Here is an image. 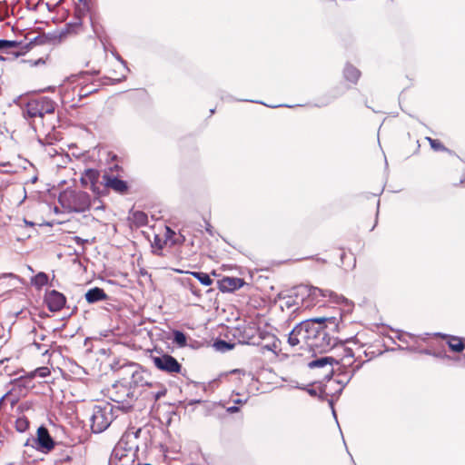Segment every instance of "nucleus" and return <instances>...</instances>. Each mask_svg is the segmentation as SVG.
I'll return each instance as SVG.
<instances>
[{"label": "nucleus", "mask_w": 465, "mask_h": 465, "mask_svg": "<svg viewBox=\"0 0 465 465\" xmlns=\"http://www.w3.org/2000/svg\"><path fill=\"white\" fill-rule=\"evenodd\" d=\"M138 465H152V464H149V463L141 464V463H139Z\"/></svg>", "instance_id": "nucleus-41"}, {"label": "nucleus", "mask_w": 465, "mask_h": 465, "mask_svg": "<svg viewBox=\"0 0 465 465\" xmlns=\"http://www.w3.org/2000/svg\"><path fill=\"white\" fill-rule=\"evenodd\" d=\"M165 392H166L165 391H161V392H157V393L155 394V396H154L155 400H158L160 397H162V396L165 395Z\"/></svg>", "instance_id": "nucleus-38"}, {"label": "nucleus", "mask_w": 465, "mask_h": 465, "mask_svg": "<svg viewBox=\"0 0 465 465\" xmlns=\"http://www.w3.org/2000/svg\"><path fill=\"white\" fill-rule=\"evenodd\" d=\"M116 69L124 70V66L119 61L111 62L106 68V75L109 79L114 81H120L124 77L123 74H118Z\"/></svg>", "instance_id": "nucleus-23"}, {"label": "nucleus", "mask_w": 465, "mask_h": 465, "mask_svg": "<svg viewBox=\"0 0 465 465\" xmlns=\"http://www.w3.org/2000/svg\"><path fill=\"white\" fill-rule=\"evenodd\" d=\"M106 57L107 53L104 48H94L90 53V59L86 61L85 64L86 66H89L91 64H94V66L92 67V73L98 74L101 71V65L104 62Z\"/></svg>", "instance_id": "nucleus-16"}, {"label": "nucleus", "mask_w": 465, "mask_h": 465, "mask_svg": "<svg viewBox=\"0 0 465 465\" xmlns=\"http://www.w3.org/2000/svg\"><path fill=\"white\" fill-rule=\"evenodd\" d=\"M426 139L434 151L450 153V151L445 147V145L440 140L432 139L430 137H426Z\"/></svg>", "instance_id": "nucleus-30"}, {"label": "nucleus", "mask_w": 465, "mask_h": 465, "mask_svg": "<svg viewBox=\"0 0 465 465\" xmlns=\"http://www.w3.org/2000/svg\"><path fill=\"white\" fill-rule=\"evenodd\" d=\"M443 340L446 341L450 350L453 352H465V339L458 336L439 334Z\"/></svg>", "instance_id": "nucleus-18"}, {"label": "nucleus", "mask_w": 465, "mask_h": 465, "mask_svg": "<svg viewBox=\"0 0 465 465\" xmlns=\"http://www.w3.org/2000/svg\"><path fill=\"white\" fill-rule=\"evenodd\" d=\"M233 402L236 404H243L245 403V401H242L240 399L233 400Z\"/></svg>", "instance_id": "nucleus-39"}, {"label": "nucleus", "mask_w": 465, "mask_h": 465, "mask_svg": "<svg viewBox=\"0 0 465 465\" xmlns=\"http://www.w3.org/2000/svg\"><path fill=\"white\" fill-rule=\"evenodd\" d=\"M456 361L463 367H465V351L457 357Z\"/></svg>", "instance_id": "nucleus-36"}, {"label": "nucleus", "mask_w": 465, "mask_h": 465, "mask_svg": "<svg viewBox=\"0 0 465 465\" xmlns=\"http://www.w3.org/2000/svg\"><path fill=\"white\" fill-rule=\"evenodd\" d=\"M100 177L99 171L95 169H86L80 178L81 184L84 187H89L94 193H99L97 183Z\"/></svg>", "instance_id": "nucleus-15"}, {"label": "nucleus", "mask_w": 465, "mask_h": 465, "mask_svg": "<svg viewBox=\"0 0 465 465\" xmlns=\"http://www.w3.org/2000/svg\"><path fill=\"white\" fill-rule=\"evenodd\" d=\"M227 411L230 413L237 412V411H239V407H237V406L228 407Z\"/></svg>", "instance_id": "nucleus-37"}, {"label": "nucleus", "mask_w": 465, "mask_h": 465, "mask_svg": "<svg viewBox=\"0 0 465 465\" xmlns=\"http://www.w3.org/2000/svg\"><path fill=\"white\" fill-rule=\"evenodd\" d=\"M311 334H313V318L296 325L289 334L288 342L291 346L309 347Z\"/></svg>", "instance_id": "nucleus-5"}, {"label": "nucleus", "mask_w": 465, "mask_h": 465, "mask_svg": "<svg viewBox=\"0 0 465 465\" xmlns=\"http://www.w3.org/2000/svg\"><path fill=\"white\" fill-rule=\"evenodd\" d=\"M173 342H175L179 347H185L187 344V338L183 332L180 331H174Z\"/></svg>", "instance_id": "nucleus-32"}, {"label": "nucleus", "mask_w": 465, "mask_h": 465, "mask_svg": "<svg viewBox=\"0 0 465 465\" xmlns=\"http://www.w3.org/2000/svg\"><path fill=\"white\" fill-rule=\"evenodd\" d=\"M35 373L39 377H46L50 375V370L47 367H41L35 370Z\"/></svg>", "instance_id": "nucleus-35"}, {"label": "nucleus", "mask_w": 465, "mask_h": 465, "mask_svg": "<svg viewBox=\"0 0 465 465\" xmlns=\"http://www.w3.org/2000/svg\"><path fill=\"white\" fill-rule=\"evenodd\" d=\"M361 204L362 207H367L369 209V222L363 221L364 226L369 230H373L378 222V212L380 205V199L377 195L372 194L369 197L363 198L361 200Z\"/></svg>", "instance_id": "nucleus-8"}, {"label": "nucleus", "mask_w": 465, "mask_h": 465, "mask_svg": "<svg viewBox=\"0 0 465 465\" xmlns=\"http://www.w3.org/2000/svg\"><path fill=\"white\" fill-rule=\"evenodd\" d=\"M192 288H193V286ZM192 292L193 293L196 294V292L193 289H192Z\"/></svg>", "instance_id": "nucleus-42"}, {"label": "nucleus", "mask_w": 465, "mask_h": 465, "mask_svg": "<svg viewBox=\"0 0 465 465\" xmlns=\"http://www.w3.org/2000/svg\"><path fill=\"white\" fill-rule=\"evenodd\" d=\"M331 351L330 359L332 363L341 365L343 368H351L352 373L361 368V363H356L352 349L347 347L338 339L336 345L333 346Z\"/></svg>", "instance_id": "nucleus-4"}, {"label": "nucleus", "mask_w": 465, "mask_h": 465, "mask_svg": "<svg viewBox=\"0 0 465 465\" xmlns=\"http://www.w3.org/2000/svg\"><path fill=\"white\" fill-rule=\"evenodd\" d=\"M107 299V294L99 287H94L87 291L85 300L88 303H94Z\"/></svg>", "instance_id": "nucleus-22"}, {"label": "nucleus", "mask_w": 465, "mask_h": 465, "mask_svg": "<svg viewBox=\"0 0 465 465\" xmlns=\"http://www.w3.org/2000/svg\"><path fill=\"white\" fill-rule=\"evenodd\" d=\"M151 360L156 369L170 375L182 372V364L172 355L168 353H159L151 355Z\"/></svg>", "instance_id": "nucleus-6"}, {"label": "nucleus", "mask_w": 465, "mask_h": 465, "mask_svg": "<svg viewBox=\"0 0 465 465\" xmlns=\"http://www.w3.org/2000/svg\"><path fill=\"white\" fill-rule=\"evenodd\" d=\"M332 292L331 291H323L317 287H312L309 290L308 295L302 300V304L305 308H311L317 304L322 306V302L321 298L331 297Z\"/></svg>", "instance_id": "nucleus-13"}, {"label": "nucleus", "mask_w": 465, "mask_h": 465, "mask_svg": "<svg viewBox=\"0 0 465 465\" xmlns=\"http://www.w3.org/2000/svg\"><path fill=\"white\" fill-rule=\"evenodd\" d=\"M133 369L131 371L130 386L134 388L149 387L153 388L157 385L153 379V374L150 371L144 369L138 364H131Z\"/></svg>", "instance_id": "nucleus-7"}, {"label": "nucleus", "mask_w": 465, "mask_h": 465, "mask_svg": "<svg viewBox=\"0 0 465 465\" xmlns=\"http://www.w3.org/2000/svg\"><path fill=\"white\" fill-rule=\"evenodd\" d=\"M55 110V103L46 96L30 99L25 105L23 112L25 116L35 120L43 119L45 114H53Z\"/></svg>", "instance_id": "nucleus-3"}, {"label": "nucleus", "mask_w": 465, "mask_h": 465, "mask_svg": "<svg viewBox=\"0 0 465 465\" xmlns=\"http://www.w3.org/2000/svg\"><path fill=\"white\" fill-rule=\"evenodd\" d=\"M36 444V449L44 453L50 452L55 446V442L50 436L48 430L44 426L39 427L37 430Z\"/></svg>", "instance_id": "nucleus-12"}, {"label": "nucleus", "mask_w": 465, "mask_h": 465, "mask_svg": "<svg viewBox=\"0 0 465 465\" xmlns=\"http://www.w3.org/2000/svg\"><path fill=\"white\" fill-rule=\"evenodd\" d=\"M29 425H30V422L28 420V419L25 417L18 418L15 423V427L16 430L19 432H25V430H27L29 428Z\"/></svg>", "instance_id": "nucleus-31"}, {"label": "nucleus", "mask_w": 465, "mask_h": 465, "mask_svg": "<svg viewBox=\"0 0 465 465\" xmlns=\"http://www.w3.org/2000/svg\"><path fill=\"white\" fill-rule=\"evenodd\" d=\"M245 284V281L242 278L224 276L217 282V288L222 292H232Z\"/></svg>", "instance_id": "nucleus-14"}, {"label": "nucleus", "mask_w": 465, "mask_h": 465, "mask_svg": "<svg viewBox=\"0 0 465 465\" xmlns=\"http://www.w3.org/2000/svg\"><path fill=\"white\" fill-rule=\"evenodd\" d=\"M48 282V275L45 272H38L33 279L32 284L37 289H41L43 286L46 285Z\"/></svg>", "instance_id": "nucleus-28"}, {"label": "nucleus", "mask_w": 465, "mask_h": 465, "mask_svg": "<svg viewBox=\"0 0 465 465\" xmlns=\"http://www.w3.org/2000/svg\"><path fill=\"white\" fill-rule=\"evenodd\" d=\"M261 342H258L260 351H271L275 357L280 356L281 341L273 334L260 332Z\"/></svg>", "instance_id": "nucleus-10"}, {"label": "nucleus", "mask_w": 465, "mask_h": 465, "mask_svg": "<svg viewBox=\"0 0 465 465\" xmlns=\"http://www.w3.org/2000/svg\"><path fill=\"white\" fill-rule=\"evenodd\" d=\"M332 361L330 359V356H324L321 357L319 359L313 360L308 363L309 368L315 369V368H325V377H330L333 372L332 368Z\"/></svg>", "instance_id": "nucleus-21"}, {"label": "nucleus", "mask_w": 465, "mask_h": 465, "mask_svg": "<svg viewBox=\"0 0 465 465\" xmlns=\"http://www.w3.org/2000/svg\"><path fill=\"white\" fill-rule=\"evenodd\" d=\"M45 302L50 312L61 311L66 302L65 296L56 290L46 292L45 294Z\"/></svg>", "instance_id": "nucleus-11"}, {"label": "nucleus", "mask_w": 465, "mask_h": 465, "mask_svg": "<svg viewBox=\"0 0 465 465\" xmlns=\"http://www.w3.org/2000/svg\"><path fill=\"white\" fill-rule=\"evenodd\" d=\"M114 389L115 390V391L114 396L112 398V400L117 403L128 404V399L133 398V393H130V389L123 384H115L114 386Z\"/></svg>", "instance_id": "nucleus-20"}, {"label": "nucleus", "mask_w": 465, "mask_h": 465, "mask_svg": "<svg viewBox=\"0 0 465 465\" xmlns=\"http://www.w3.org/2000/svg\"><path fill=\"white\" fill-rule=\"evenodd\" d=\"M343 74L346 80L353 84H356L361 77V72L353 65H347Z\"/></svg>", "instance_id": "nucleus-26"}, {"label": "nucleus", "mask_w": 465, "mask_h": 465, "mask_svg": "<svg viewBox=\"0 0 465 465\" xmlns=\"http://www.w3.org/2000/svg\"><path fill=\"white\" fill-rule=\"evenodd\" d=\"M168 241L169 240L165 235V229L163 230V234H155L152 242L153 253L157 256H163V250L165 247H169Z\"/></svg>", "instance_id": "nucleus-19"}, {"label": "nucleus", "mask_w": 465, "mask_h": 465, "mask_svg": "<svg viewBox=\"0 0 465 465\" xmlns=\"http://www.w3.org/2000/svg\"><path fill=\"white\" fill-rule=\"evenodd\" d=\"M189 273L196 278L204 286H211L213 284V280L206 272H190Z\"/></svg>", "instance_id": "nucleus-29"}, {"label": "nucleus", "mask_w": 465, "mask_h": 465, "mask_svg": "<svg viewBox=\"0 0 465 465\" xmlns=\"http://www.w3.org/2000/svg\"><path fill=\"white\" fill-rule=\"evenodd\" d=\"M111 423L110 414L101 407H95L91 418V428L94 433L104 431Z\"/></svg>", "instance_id": "nucleus-9"}, {"label": "nucleus", "mask_w": 465, "mask_h": 465, "mask_svg": "<svg viewBox=\"0 0 465 465\" xmlns=\"http://www.w3.org/2000/svg\"><path fill=\"white\" fill-rule=\"evenodd\" d=\"M18 45H19V43H17L16 41H10V40H4V39L0 40V50L13 49V48L18 47Z\"/></svg>", "instance_id": "nucleus-34"}, {"label": "nucleus", "mask_w": 465, "mask_h": 465, "mask_svg": "<svg viewBox=\"0 0 465 465\" xmlns=\"http://www.w3.org/2000/svg\"><path fill=\"white\" fill-rule=\"evenodd\" d=\"M465 183V170L462 169L460 173L455 176L450 177V184L452 187H459Z\"/></svg>", "instance_id": "nucleus-33"}, {"label": "nucleus", "mask_w": 465, "mask_h": 465, "mask_svg": "<svg viewBox=\"0 0 465 465\" xmlns=\"http://www.w3.org/2000/svg\"><path fill=\"white\" fill-rule=\"evenodd\" d=\"M248 343H255L253 341H249Z\"/></svg>", "instance_id": "nucleus-43"}, {"label": "nucleus", "mask_w": 465, "mask_h": 465, "mask_svg": "<svg viewBox=\"0 0 465 465\" xmlns=\"http://www.w3.org/2000/svg\"><path fill=\"white\" fill-rule=\"evenodd\" d=\"M71 460V457L68 455L64 459H63L64 461H70Z\"/></svg>", "instance_id": "nucleus-40"}, {"label": "nucleus", "mask_w": 465, "mask_h": 465, "mask_svg": "<svg viewBox=\"0 0 465 465\" xmlns=\"http://www.w3.org/2000/svg\"><path fill=\"white\" fill-rule=\"evenodd\" d=\"M165 235L168 238L169 247H173L175 245H182L185 238L182 234H177L173 230H172L169 226H165Z\"/></svg>", "instance_id": "nucleus-24"}, {"label": "nucleus", "mask_w": 465, "mask_h": 465, "mask_svg": "<svg viewBox=\"0 0 465 465\" xmlns=\"http://www.w3.org/2000/svg\"><path fill=\"white\" fill-rule=\"evenodd\" d=\"M74 91H77L79 98L86 97L89 94H94L98 91V84L91 83L82 86H75Z\"/></svg>", "instance_id": "nucleus-25"}, {"label": "nucleus", "mask_w": 465, "mask_h": 465, "mask_svg": "<svg viewBox=\"0 0 465 465\" xmlns=\"http://www.w3.org/2000/svg\"><path fill=\"white\" fill-rule=\"evenodd\" d=\"M131 220L135 226L141 227L147 224L148 216L143 212L136 211L132 213Z\"/></svg>", "instance_id": "nucleus-27"}, {"label": "nucleus", "mask_w": 465, "mask_h": 465, "mask_svg": "<svg viewBox=\"0 0 465 465\" xmlns=\"http://www.w3.org/2000/svg\"><path fill=\"white\" fill-rule=\"evenodd\" d=\"M339 331L337 317L313 318V334H311L309 348L318 352H329L337 343L335 334Z\"/></svg>", "instance_id": "nucleus-1"}, {"label": "nucleus", "mask_w": 465, "mask_h": 465, "mask_svg": "<svg viewBox=\"0 0 465 465\" xmlns=\"http://www.w3.org/2000/svg\"><path fill=\"white\" fill-rule=\"evenodd\" d=\"M103 179L105 187L112 189L115 193L124 194L128 192L129 186L125 181L108 174H104Z\"/></svg>", "instance_id": "nucleus-17"}, {"label": "nucleus", "mask_w": 465, "mask_h": 465, "mask_svg": "<svg viewBox=\"0 0 465 465\" xmlns=\"http://www.w3.org/2000/svg\"><path fill=\"white\" fill-rule=\"evenodd\" d=\"M58 201L62 207L68 212H84L91 205V199L87 193L69 189L60 193Z\"/></svg>", "instance_id": "nucleus-2"}]
</instances>
